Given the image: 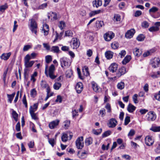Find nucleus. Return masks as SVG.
I'll return each instance as SVG.
<instances>
[{
    "label": "nucleus",
    "instance_id": "nucleus-59",
    "mask_svg": "<svg viewBox=\"0 0 160 160\" xmlns=\"http://www.w3.org/2000/svg\"><path fill=\"white\" fill-rule=\"evenodd\" d=\"M114 19L116 21H119L121 20V17L119 14H115L114 16Z\"/></svg>",
    "mask_w": 160,
    "mask_h": 160
},
{
    "label": "nucleus",
    "instance_id": "nucleus-40",
    "mask_svg": "<svg viewBox=\"0 0 160 160\" xmlns=\"http://www.w3.org/2000/svg\"><path fill=\"white\" fill-rule=\"evenodd\" d=\"M32 118L35 120H38V118L37 116V114L35 113L34 112H29Z\"/></svg>",
    "mask_w": 160,
    "mask_h": 160
},
{
    "label": "nucleus",
    "instance_id": "nucleus-13",
    "mask_svg": "<svg viewBox=\"0 0 160 160\" xmlns=\"http://www.w3.org/2000/svg\"><path fill=\"white\" fill-rule=\"evenodd\" d=\"M117 123V120L115 119L112 118L110 119L108 126L109 128H113L116 126Z\"/></svg>",
    "mask_w": 160,
    "mask_h": 160
},
{
    "label": "nucleus",
    "instance_id": "nucleus-3",
    "mask_svg": "<svg viewBox=\"0 0 160 160\" xmlns=\"http://www.w3.org/2000/svg\"><path fill=\"white\" fill-rule=\"evenodd\" d=\"M30 59L29 54H28L25 56L24 58V65L25 67L30 68L32 67L35 62V61H30Z\"/></svg>",
    "mask_w": 160,
    "mask_h": 160
},
{
    "label": "nucleus",
    "instance_id": "nucleus-63",
    "mask_svg": "<svg viewBox=\"0 0 160 160\" xmlns=\"http://www.w3.org/2000/svg\"><path fill=\"white\" fill-rule=\"evenodd\" d=\"M142 12L141 11L138 10L134 14V16L135 17H138L142 14Z\"/></svg>",
    "mask_w": 160,
    "mask_h": 160
},
{
    "label": "nucleus",
    "instance_id": "nucleus-1",
    "mask_svg": "<svg viewBox=\"0 0 160 160\" xmlns=\"http://www.w3.org/2000/svg\"><path fill=\"white\" fill-rule=\"evenodd\" d=\"M48 65H46V66L45 70V74L47 76H48V75H49V77L52 79H55L56 77V76L54 75V73L55 70V67L54 66L53 64H52L49 67L48 75Z\"/></svg>",
    "mask_w": 160,
    "mask_h": 160
},
{
    "label": "nucleus",
    "instance_id": "nucleus-41",
    "mask_svg": "<svg viewBox=\"0 0 160 160\" xmlns=\"http://www.w3.org/2000/svg\"><path fill=\"white\" fill-rule=\"evenodd\" d=\"M145 38V36L142 34L139 35L137 38V39L139 41H143Z\"/></svg>",
    "mask_w": 160,
    "mask_h": 160
},
{
    "label": "nucleus",
    "instance_id": "nucleus-16",
    "mask_svg": "<svg viewBox=\"0 0 160 160\" xmlns=\"http://www.w3.org/2000/svg\"><path fill=\"white\" fill-rule=\"evenodd\" d=\"M92 88L93 91L96 92H99L101 90L100 87L97 84L94 82H92L91 83Z\"/></svg>",
    "mask_w": 160,
    "mask_h": 160
},
{
    "label": "nucleus",
    "instance_id": "nucleus-49",
    "mask_svg": "<svg viewBox=\"0 0 160 160\" xmlns=\"http://www.w3.org/2000/svg\"><path fill=\"white\" fill-rule=\"evenodd\" d=\"M37 94V91L35 88L32 89L30 92V95L32 97H34Z\"/></svg>",
    "mask_w": 160,
    "mask_h": 160
},
{
    "label": "nucleus",
    "instance_id": "nucleus-48",
    "mask_svg": "<svg viewBox=\"0 0 160 160\" xmlns=\"http://www.w3.org/2000/svg\"><path fill=\"white\" fill-rule=\"evenodd\" d=\"M37 72H35L34 73L31 75V80L32 81L34 82L36 80L34 77L37 76Z\"/></svg>",
    "mask_w": 160,
    "mask_h": 160
},
{
    "label": "nucleus",
    "instance_id": "nucleus-58",
    "mask_svg": "<svg viewBox=\"0 0 160 160\" xmlns=\"http://www.w3.org/2000/svg\"><path fill=\"white\" fill-rule=\"evenodd\" d=\"M8 8V6L7 4H5L3 5L0 6V11L3 12Z\"/></svg>",
    "mask_w": 160,
    "mask_h": 160
},
{
    "label": "nucleus",
    "instance_id": "nucleus-43",
    "mask_svg": "<svg viewBox=\"0 0 160 160\" xmlns=\"http://www.w3.org/2000/svg\"><path fill=\"white\" fill-rule=\"evenodd\" d=\"M12 117L16 122L18 121V115L15 111L13 110L12 113Z\"/></svg>",
    "mask_w": 160,
    "mask_h": 160
},
{
    "label": "nucleus",
    "instance_id": "nucleus-21",
    "mask_svg": "<svg viewBox=\"0 0 160 160\" xmlns=\"http://www.w3.org/2000/svg\"><path fill=\"white\" fill-rule=\"evenodd\" d=\"M42 31L43 32L44 35L45 36L47 35L48 34L49 31V26L47 24H44Z\"/></svg>",
    "mask_w": 160,
    "mask_h": 160
},
{
    "label": "nucleus",
    "instance_id": "nucleus-61",
    "mask_svg": "<svg viewBox=\"0 0 160 160\" xmlns=\"http://www.w3.org/2000/svg\"><path fill=\"white\" fill-rule=\"evenodd\" d=\"M104 25V23L103 21H98V23H97V27L99 28H101Z\"/></svg>",
    "mask_w": 160,
    "mask_h": 160
},
{
    "label": "nucleus",
    "instance_id": "nucleus-35",
    "mask_svg": "<svg viewBox=\"0 0 160 160\" xmlns=\"http://www.w3.org/2000/svg\"><path fill=\"white\" fill-rule=\"evenodd\" d=\"M92 138H91L90 137L86 138L85 142L86 145L87 146H88L92 143Z\"/></svg>",
    "mask_w": 160,
    "mask_h": 160
},
{
    "label": "nucleus",
    "instance_id": "nucleus-50",
    "mask_svg": "<svg viewBox=\"0 0 160 160\" xmlns=\"http://www.w3.org/2000/svg\"><path fill=\"white\" fill-rule=\"evenodd\" d=\"M45 59L46 62L47 63H49L52 60V57L50 55H48L46 56Z\"/></svg>",
    "mask_w": 160,
    "mask_h": 160
},
{
    "label": "nucleus",
    "instance_id": "nucleus-62",
    "mask_svg": "<svg viewBox=\"0 0 160 160\" xmlns=\"http://www.w3.org/2000/svg\"><path fill=\"white\" fill-rule=\"evenodd\" d=\"M126 54V52L124 50L121 51L119 53V55L120 56L121 58H122L124 57Z\"/></svg>",
    "mask_w": 160,
    "mask_h": 160
},
{
    "label": "nucleus",
    "instance_id": "nucleus-14",
    "mask_svg": "<svg viewBox=\"0 0 160 160\" xmlns=\"http://www.w3.org/2000/svg\"><path fill=\"white\" fill-rule=\"evenodd\" d=\"M118 67V65L116 63H113L109 67L108 69L110 72L113 73L116 71Z\"/></svg>",
    "mask_w": 160,
    "mask_h": 160
},
{
    "label": "nucleus",
    "instance_id": "nucleus-7",
    "mask_svg": "<svg viewBox=\"0 0 160 160\" xmlns=\"http://www.w3.org/2000/svg\"><path fill=\"white\" fill-rule=\"evenodd\" d=\"M76 145L78 149H81L84 146L83 137L81 136L78 138L76 141Z\"/></svg>",
    "mask_w": 160,
    "mask_h": 160
},
{
    "label": "nucleus",
    "instance_id": "nucleus-39",
    "mask_svg": "<svg viewBox=\"0 0 160 160\" xmlns=\"http://www.w3.org/2000/svg\"><path fill=\"white\" fill-rule=\"evenodd\" d=\"M61 84L59 82H55L53 85V87L54 89L58 90L61 87Z\"/></svg>",
    "mask_w": 160,
    "mask_h": 160
},
{
    "label": "nucleus",
    "instance_id": "nucleus-23",
    "mask_svg": "<svg viewBox=\"0 0 160 160\" xmlns=\"http://www.w3.org/2000/svg\"><path fill=\"white\" fill-rule=\"evenodd\" d=\"M38 106V103H34L32 106H31L29 108V112H35L37 111Z\"/></svg>",
    "mask_w": 160,
    "mask_h": 160
},
{
    "label": "nucleus",
    "instance_id": "nucleus-22",
    "mask_svg": "<svg viewBox=\"0 0 160 160\" xmlns=\"http://www.w3.org/2000/svg\"><path fill=\"white\" fill-rule=\"evenodd\" d=\"M136 107L131 103H129L127 107V110L130 112L132 113L136 109Z\"/></svg>",
    "mask_w": 160,
    "mask_h": 160
},
{
    "label": "nucleus",
    "instance_id": "nucleus-52",
    "mask_svg": "<svg viewBox=\"0 0 160 160\" xmlns=\"http://www.w3.org/2000/svg\"><path fill=\"white\" fill-rule=\"evenodd\" d=\"M22 102L25 105V107L26 108L28 107V104L26 99V97L25 95L23 96Z\"/></svg>",
    "mask_w": 160,
    "mask_h": 160
},
{
    "label": "nucleus",
    "instance_id": "nucleus-60",
    "mask_svg": "<svg viewBox=\"0 0 160 160\" xmlns=\"http://www.w3.org/2000/svg\"><path fill=\"white\" fill-rule=\"evenodd\" d=\"M8 69L4 72L3 75V80L5 84H6V78L7 73Z\"/></svg>",
    "mask_w": 160,
    "mask_h": 160
},
{
    "label": "nucleus",
    "instance_id": "nucleus-57",
    "mask_svg": "<svg viewBox=\"0 0 160 160\" xmlns=\"http://www.w3.org/2000/svg\"><path fill=\"white\" fill-rule=\"evenodd\" d=\"M130 117L129 116H126L124 120V125H126L128 124L130 122Z\"/></svg>",
    "mask_w": 160,
    "mask_h": 160
},
{
    "label": "nucleus",
    "instance_id": "nucleus-12",
    "mask_svg": "<svg viewBox=\"0 0 160 160\" xmlns=\"http://www.w3.org/2000/svg\"><path fill=\"white\" fill-rule=\"evenodd\" d=\"M83 84L82 83L79 82L77 84L75 89L78 93H80L83 90Z\"/></svg>",
    "mask_w": 160,
    "mask_h": 160
},
{
    "label": "nucleus",
    "instance_id": "nucleus-6",
    "mask_svg": "<svg viewBox=\"0 0 160 160\" xmlns=\"http://www.w3.org/2000/svg\"><path fill=\"white\" fill-rule=\"evenodd\" d=\"M146 120L149 122H152L154 121L156 118L155 113L152 111L149 112L146 115Z\"/></svg>",
    "mask_w": 160,
    "mask_h": 160
},
{
    "label": "nucleus",
    "instance_id": "nucleus-19",
    "mask_svg": "<svg viewBox=\"0 0 160 160\" xmlns=\"http://www.w3.org/2000/svg\"><path fill=\"white\" fill-rule=\"evenodd\" d=\"M133 52L134 55L138 57L140 56L142 53L141 50L137 48H135L134 49Z\"/></svg>",
    "mask_w": 160,
    "mask_h": 160
},
{
    "label": "nucleus",
    "instance_id": "nucleus-29",
    "mask_svg": "<svg viewBox=\"0 0 160 160\" xmlns=\"http://www.w3.org/2000/svg\"><path fill=\"white\" fill-rule=\"evenodd\" d=\"M151 76L153 78H155L160 77V71H158L157 72H153L152 74L151 75Z\"/></svg>",
    "mask_w": 160,
    "mask_h": 160
},
{
    "label": "nucleus",
    "instance_id": "nucleus-17",
    "mask_svg": "<svg viewBox=\"0 0 160 160\" xmlns=\"http://www.w3.org/2000/svg\"><path fill=\"white\" fill-rule=\"evenodd\" d=\"M11 54V52L7 53H3L0 56V58L2 60L6 61L9 58Z\"/></svg>",
    "mask_w": 160,
    "mask_h": 160
},
{
    "label": "nucleus",
    "instance_id": "nucleus-27",
    "mask_svg": "<svg viewBox=\"0 0 160 160\" xmlns=\"http://www.w3.org/2000/svg\"><path fill=\"white\" fill-rule=\"evenodd\" d=\"M15 92H14L11 94H7L8 102H9L10 103H11L12 102V101L15 95Z\"/></svg>",
    "mask_w": 160,
    "mask_h": 160
},
{
    "label": "nucleus",
    "instance_id": "nucleus-9",
    "mask_svg": "<svg viewBox=\"0 0 160 160\" xmlns=\"http://www.w3.org/2000/svg\"><path fill=\"white\" fill-rule=\"evenodd\" d=\"M114 36V34L112 32H108L104 35V39L107 41H110Z\"/></svg>",
    "mask_w": 160,
    "mask_h": 160
},
{
    "label": "nucleus",
    "instance_id": "nucleus-37",
    "mask_svg": "<svg viewBox=\"0 0 160 160\" xmlns=\"http://www.w3.org/2000/svg\"><path fill=\"white\" fill-rule=\"evenodd\" d=\"M51 51L54 53H58L59 52L60 50L58 47L57 46H54L52 47Z\"/></svg>",
    "mask_w": 160,
    "mask_h": 160
},
{
    "label": "nucleus",
    "instance_id": "nucleus-25",
    "mask_svg": "<svg viewBox=\"0 0 160 160\" xmlns=\"http://www.w3.org/2000/svg\"><path fill=\"white\" fill-rule=\"evenodd\" d=\"M131 59V57L130 55L126 56L122 61V63L123 64L125 65L128 63Z\"/></svg>",
    "mask_w": 160,
    "mask_h": 160
},
{
    "label": "nucleus",
    "instance_id": "nucleus-36",
    "mask_svg": "<svg viewBox=\"0 0 160 160\" xmlns=\"http://www.w3.org/2000/svg\"><path fill=\"white\" fill-rule=\"evenodd\" d=\"M70 123V121L69 120H66L63 122L64 128L65 129H67L69 127Z\"/></svg>",
    "mask_w": 160,
    "mask_h": 160
},
{
    "label": "nucleus",
    "instance_id": "nucleus-18",
    "mask_svg": "<svg viewBox=\"0 0 160 160\" xmlns=\"http://www.w3.org/2000/svg\"><path fill=\"white\" fill-rule=\"evenodd\" d=\"M126 73V68L125 67H123L119 69L118 72L117 74V76L120 77L121 76L124 74Z\"/></svg>",
    "mask_w": 160,
    "mask_h": 160
},
{
    "label": "nucleus",
    "instance_id": "nucleus-11",
    "mask_svg": "<svg viewBox=\"0 0 160 160\" xmlns=\"http://www.w3.org/2000/svg\"><path fill=\"white\" fill-rule=\"evenodd\" d=\"M135 32V30L133 29H132L128 30L125 34V37L126 38L128 39L132 38Z\"/></svg>",
    "mask_w": 160,
    "mask_h": 160
},
{
    "label": "nucleus",
    "instance_id": "nucleus-34",
    "mask_svg": "<svg viewBox=\"0 0 160 160\" xmlns=\"http://www.w3.org/2000/svg\"><path fill=\"white\" fill-rule=\"evenodd\" d=\"M68 135L66 133H64L61 137L62 141L64 142H67L68 140Z\"/></svg>",
    "mask_w": 160,
    "mask_h": 160
},
{
    "label": "nucleus",
    "instance_id": "nucleus-32",
    "mask_svg": "<svg viewBox=\"0 0 160 160\" xmlns=\"http://www.w3.org/2000/svg\"><path fill=\"white\" fill-rule=\"evenodd\" d=\"M150 130L154 132H158L160 131V126H153L150 128Z\"/></svg>",
    "mask_w": 160,
    "mask_h": 160
},
{
    "label": "nucleus",
    "instance_id": "nucleus-30",
    "mask_svg": "<svg viewBox=\"0 0 160 160\" xmlns=\"http://www.w3.org/2000/svg\"><path fill=\"white\" fill-rule=\"evenodd\" d=\"M82 71L84 75L86 76H88L89 75L88 69L87 66L84 67L82 69Z\"/></svg>",
    "mask_w": 160,
    "mask_h": 160
},
{
    "label": "nucleus",
    "instance_id": "nucleus-5",
    "mask_svg": "<svg viewBox=\"0 0 160 160\" xmlns=\"http://www.w3.org/2000/svg\"><path fill=\"white\" fill-rule=\"evenodd\" d=\"M150 64L152 68H156L160 66V58L155 57L150 60Z\"/></svg>",
    "mask_w": 160,
    "mask_h": 160
},
{
    "label": "nucleus",
    "instance_id": "nucleus-42",
    "mask_svg": "<svg viewBox=\"0 0 160 160\" xmlns=\"http://www.w3.org/2000/svg\"><path fill=\"white\" fill-rule=\"evenodd\" d=\"M66 74L67 78H70L72 74V71L71 69L67 70L66 72Z\"/></svg>",
    "mask_w": 160,
    "mask_h": 160
},
{
    "label": "nucleus",
    "instance_id": "nucleus-46",
    "mask_svg": "<svg viewBox=\"0 0 160 160\" xmlns=\"http://www.w3.org/2000/svg\"><path fill=\"white\" fill-rule=\"evenodd\" d=\"M111 133V132L110 130H108L104 132L102 136L103 138H104L109 136Z\"/></svg>",
    "mask_w": 160,
    "mask_h": 160
},
{
    "label": "nucleus",
    "instance_id": "nucleus-47",
    "mask_svg": "<svg viewBox=\"0 0 160 160\" xmlns=\"http://www.w3.org/2000/svg\"><path fill=\"white\" fill-rule=\"evenodd\" d=\"M138 95L136 94H134L132 96V100L135 103H137L138 102Z\"/></svg>",
    "mask_w": 160,
    "mask_h": 160
},
{
    "label": "nucleus",
    "instance_id": "nucleus-53",
    "mask_svg": "<svg viewBox=\"0 0 160 160\" xmlns=\"http://www.w3.org/2000/svg\"><path fill=\"white\" fill-rule=\"evenodd\" d=\"M48 142L52 147H54L55 143V142L54 138H49L48 139Z\"/></svg>",
    "mask_w": 160,
    "mask_h": 160
},
{
    "label": "nucleus",
    "instance_id": "nucleus-20",
    "mask_svg": "<svg viewBox=\"0 0 160 160\" xmlns=\"http://www.w3.org/2000/svg\"><path fill=\"white\" fill-rule=\"evenodd\" d=\"M92 4L94 7L98 8L102 5V1L101 0H94L93 1Z\"/></svg>",
    "mask_w": 160,
    "mask_h": 160
},
{
    "label": "nucleus",
    "instance_id": "nucleus-56",
    "mask_svg": "<svg viewBox=\"0 0 160 160\" xmlns=\"http://www.w3.org/2000/svg\"><path fill=\"white\" fill-rule=\"evenodd\" d=\"M65 23L63 21H62L60 22L59 24L58 25V27L61 30H62L65 26Z\"/></svg>",
    "mask_w": 160,
    "mask_h": 160
},
{
    "label": "nucleus",
    "instance_id": "nucleus-44",
    "mask_svg": "<svg viewBox=\"0 0 160 160\" xmlns=\"http://www.w3.org/2000/svg\"><path fill=\"white\" fill-rule=\"evenodd\" d=\"M158 10V8L156 7H153L149 10V12L150 13H155Z\"/></svg>",
    "mask_w": 160,
    "mask_h": 160
},
{
    "label": "nucleus",
    "instance_id": "nucleus-54",
    "mask_svg": "<svg viewBox=\"0 0 160 160\" xmlns=\"http://www.w3.org/2000/svg\"><path fill=\"white\" fill-rule=\"evenodd\" d=\"M105 108L107 110V112L109 113H110L111 112V107L110 104L107 103L105 106Z\"/></svg>",
    "mask_w": 160,
    "mask_h": 160
},
{
    "label": "nucleus",
    "instance_id": "nucleus-64",
    "mask_svg": "<svg viewBox=\"0 0 160 160\" xmlns=\"http://www.w3.org/2000/svg\"><path fill=\"white\" fill-rule=\"evenodd\" d=\"M154 97L156 99L160 101V95L159 93L155 94Z\"/></svg>",
    "mask_w": 160,
    "mask_h": 160
},
{
    "label": "nucleus",
    "instance_id": "nucleus-51",
    "mask_svg": "<svg viewBox=\"0 0 160 160\" xmlns=\"http://www.w3.org/2000/svg\"><path fill=\"white\" fill-rule=\"evenodd\" d=\"M99 114L101 117H103L105 115L106 110L104 108H102L99 111Z\"/></svg>",
    "mask_w": 160,
    "mask_h": 160
},
{
    "label": "nucleus",
    "instance_id": "nucleus-38",
    "mask_svg": "<svg viewBox=\"0 0 160 160\" xmlns=\"http://www.w3.org/2000/svg\"><path fill=\"white\" fill-rule=\"evenodd\" d=\"M88 152L86 151H84L81 153L80 155L78 157L81 159H84L87 157Z\"/></svg>",
    "mask_w": 160,
    "mask_h": 160
},
{
    "label": "nucleus",
    "instance_id": "nucleus-33",
    "mask_svg": "<svg viewBox=\"0 0 160 160\" xmlns=\"http://www.w3.org/2000/svg\"><path fill=\"white\" fill-rule=\"evenodd\" d=\"M117 88L118 89L122 90L125 87L124 83L123 82H121L118 83L117 85Z\"/></svg>",
    "mask_w": 160,
    "mask_h": 160
},
{
    "label": "nucleus",
    "instance_id": "nucleus-28",
    "mask_svg": "<svg viewBox=\"0 0 160 160\" xmlns=\"http://www.w3.org/2000/svg\"><path fill=\"white\" fill-rule=\"evenodd\" d=\"M28 68H29L25 67V68L24 70V79L26 81H27V80H28V73H29V71Z\"/></svg>",
    "mask_w": 160,
    "mask_h": 160
},
{
    "label": "nucleus",
    "instance_id": "nucleus-2",
    "mask_svg": "<svg viewBox=\"0 0 160 160\" xmlns=\"http://www.w3.org/2000/svg\"><path fill=\"white\" fill-rule=\"evenodd\" d=\"M30 21L29 29L32 33H34L37 35L38 26L35 20L33 18L29 20Z\"/></svg>",
    "mask_w": 160,
    "mask_h": 160
},
{
    "label": "nucleus",
    "instance_id": "nucleus-24",
    "mask_svg": "<svg viewBox=\"0 0 160 160\" xmlns=\"http://www.w3.org/2000/svg\"><path fill=\"white\" fill-rule=\"evenodd\" d=\"M113 54L112 52L110 51H108L105 52V55L107 59H110L112 58Z\"/></svg>",
    "mask_w": 160,
    "mask_h": 160
},
{
    "label": "nucleus",
    "instance_id": "nucleus-55",
    "mask_svg": "<svg viewBox=\"0 0 160 160\" xmlns=\"http://www.w3.org/2000/svg\"><path fill=\"white\" fill-rule=\"evenodd\" d=\"M65 36H66L72 37L73 33L72 32L69 30H68L65 32Z\"/></svg>",
    "mask_w": 160,
    "mask_h": 160
},
{
    "label": "nucleus",
    "instance_id": "nucleus-26",
    "mask_svg": "<svg viewBox=\"0 0 160 160\" xmlns=\"http://www.w3.org/2000/svg\"><path fill=\"white\" fill-rule=\"evenodd\" d=\"M102 11L101 10L92 11L89 13V16L92 17L96 14L100 13Z\"/></svg>",
    "mask_w": 160,
    "mask_h": 160
},
{
    "label": "nucleus",
    "instance_id": "nucleus-15",
    "mask_svg": "<svg viewBox=\"0 0 160 160\" xmlns=\"http://www.w3.org/2000/svg\"><path fill=\"white\" fill-rule=\"evenodd\" d=\"M59 122V120L58 119L52 121L49 124V128L51 129L54 128L56 127L58 125Z\"/></svg>",
    "mask_w": 160,
    "mask_h": 160
},
{
    "label": "nucleus",
    "instance_id": "nucleus-31",
    "mask_svg": "<svg viewBox=\"0 0 160 160\" xmlns=\"http://www.w3.org/2000/svg\"><path fill=\"white\" fill-rule=\"evenodd\" d=\"M159 28L157 26H153L149 28V30L150 32H154L158 31Z\"/></svg>",
    "mask_w": 160,
    "mask_h": 160
},
{
    "label": "nucleus",
    "instance_id": "nucleus-45",
    "mask_svg": "<svg viewBox=\"0 0 160 160\" xmlns=\"http://www.w3.org/2000/svg\"><path fill=\"white\" fill-rule=\"evenodd\" d=\"M41 86L43 88H46L49 86L45 81H42L41 82Z\"/></svg>",
    "mask_w": 160,
    "mask_h": 160
},
{
    "label": "nucleus",
    "instance_id": "nucleus-8",
    "mask_svg": "<svg viewBox=\"0 0 160 160\" xmlns=\"http://www.w3.org/2000/svg\"><path fill=\"white\" fill-rule=\"evenodd\" d=\"M71 46L73 49L78 48L80 45L79 40L77 38H73L71 41Z\"/></svg>",
    "mask_w": 160,
    "mask_h": 160
},
{
    "label": "nucleus",
    "instance_id": "nucleus-4",
    "mask_svg": "<svg viewBox=\"0 0 160 160\" xmlns=\"http://www.w3.org/2000/svg\"><path fill=\"white\" fill-rule=\"evenodd\" d=\"M68 60L66 58L63 57L60 59V65L61 67L62 68H68L70 65V63L68 62Z\"/></svg>",
    "mask_w": 160,
    "mask_h": 160
},
{
    "label": "nucleus",
    "instance_id": "nucleus-10",
    "mask_svg": "<svg viewBox=\"0 0 160 160\" xmlns=\"http://www.w3.org/2000/svg\"><path fill=\"white\" fill-rule=\"evenodd\" d=\"M154 142V140L152 139V137L148 136L146 137L145 138V142L147 146H150L152 145Z\"/></svg>",
    "mask_w": 160,
    "mask_h": 160
}]
</instances>
